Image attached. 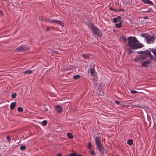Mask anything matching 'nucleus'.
<instances>
[{
  "label": "nucleus",
  "mask_w": 156,
  "mask_h": 156,
  "mask_svg": "<svg viewBox=\"0 0 156 156\" xmlns=\"http://www.w3.org/2000/svg\"><path fill=\"white\" fill-rule=\"evenodd\" d=\"M127 46L130 49H136L141 48L143 46L141 44H138L139 41L135 37H129L127 38Z\"/></svg>",
  "instance_id": "1"
},
{
  "label": "nucleus",
  "mask_w": 156,
  "mask_h": 156,
  "mask_svg": "<svg viewBox=\"0 0 156 156\" xmlns=\"http://www.w3.org/2000/svg\"><path fill=\"white\" fill-rule=\"evenodd\" d=\"M141 36L144 38L148 44L153 43L155 41V37L153 35L151 36L147 33H144L141 34Z\"/></svg>",
  "instance_id": "2"
},
{
  "label": "nucleus",
  "mask_w": 156,
  "mask_h": 156,
  "mask_svg": "<svg viewBox=\"0 0 156 156\" xmlns=\"http://www.w3.org/2000/svg\"><path fill=\"white\" fill-rule=\"evenodd\" d=\"M95 140L96 145L98 150L101 153H103L104 148L102 147V144H101V137L99 136H96L95 138Z\"/></svg>",
  "instance_id": "3"
},
{
  "label": "nucleus",
  "mask_w": 156,
  "mask_h": 156,
  "mask_svg": "<svg viewBox=\"0 0 156 156\" xmlns=\"http://www.w3.org/2000/svg\"><path fill=\"white\" fill-rule=\"evenodd\" d=\"M91 26L92 27V30L95 35L99 37L102 36L103 34L98 28L96 27L93 24H91Z\"/></svg>",
  "instance_id": "4"
},
{
  "label": "nucleus",
  "mask_w": 156,
  "mask_h": 156,
  "mask_svg": "<svg viewBox=\"0 0 156 156\" xmlns=\"http://www.w3.org/2000/svg\"><path fill=\"white\" fill-rule=\"evenodd\" d=\"M29 49V48L28 46L26 45H24L23 46H20L16 48V51L20 52L28 50Z\"/></svg>",
  "instance_id": "5"
},
{
  "label": "nucleus",
  "mask_w": 156,
  "mask_h": 156,
  "mask_svg": "<svg viewBox=\"0 0 156 156\" xmlns=\"http://www.w3.org/2000/svg\"><path fill=\"white\" fill-rule=\"evenodd\" d=\"M139 53L144 54L147 55V56L150 57L151 60L154 59L153 58V56L151 55L150 52L148 50H146L144 51H140Z\"/></svg>",
  "instance_id": "6"
},
{
  "label": "nucleus",
  "mask_w": 156,
  "mask_h": 156,
  "mask_svg": "<svg viewBox=\"0 0 156 156\" xmlns=\"http://www.w3.org/2000/svg\"><path fill=\"white\" fill-rule=\"evenodd\" d=\"M150 60H148L141 62V64L142 67H147L148 66V65L150 64Z\"/></svg>",
  "instance_id": "7"
},
{
  "label": "nucleus",
  "mask_w": 156,
  "mask_h": 156,
  "mask_svg": "<svg viewBox=\"0 0 156 156\" xmlns=\"http://www.w3.org/2000/svg\"><path fill=\"white\" fill-rule=\"evenodd\" d=\"M94 68L95 65H93L92 67L90 69L91 75L92 76H96V73L95 72Z\"/></svg>",
  "instance_id": "8"
},
{
  "label": "nucleus",
  "mask_w": 156,
  "mask_h": 156,
  "mask_svg": "<svg viewBox=\"0 0 156 156\" xmlns=\"http://www.w3.org/2000/svg\"><path fill=\"white\" fill-rule=\"evenodd\" d=\"M121 17L119 16H117V17L116 18H114L113 19V21L112 22L114 23H116L118 21L119 22L120 21L122 20H121Z\"/></svg>",
  "instance_id": "9"
},
{
  "label": "nucleus",
  "mask_w": 156,
  "mask_h": 156,
  "mask_svg": "<svg viewBox=\"0 0 156 156\" xmlns=\"http://www.w3.org/2000/svg\"><path fill=\"white\" fill-rule=\"evenodd\" d=\"M55 108L57 112L58 113H60L62 111V107L59 105H57L56 106Z\"/></svg>",
  "instance_id": "10"
},
{
  "label": "nucleus",
  "mask_w": 156,
  "mask_h": 156,
  "mask_svg": "<svg viewBox=\"0 0 156 156\" xmlns=\"http://www.w3.org/2000/svg\"><path fill=\"white\" fill-rule=\"evenodd\" d=\"M16 104V102H13L11 103L10 105V108L11 110H13L14 109Z\"/></svg>",
  "instance_id": "11"
},
{
  "label": "nucleus",
  "mask_w": 156,
  "mask_h": 156,
  "mask_svg": "<svg viewBox=\"0 0 156 156\" xmlns=\"http://www.w3.org/2000/svg\"><path fill=\"white\" fill-rule=\"evenodd\" d=\"M142 1L145 4L152 5V2L149 0H142Z\"/></svg>",
  "instance_id": "12"
},
{
  "label": "nucleus",
  "mask_w": 156,
  "mask_h": 156,
  "mask_svg": "<svg viewBox=\"0 0 156 156\" xmlns=\"http://www.w3.org/2000/svg\"><path fill=\"white\" fill-rule=\"evenodd\" d=\"M142 58L143 59H144V58ZM141 59H142V58L141 57H137V58H135L134 59V60L135 62H140Z\"/></svg>",
  "instance_id": "13"
},
{
  "label": "nucleus",
  "mask_w": 156,
  "mask_h": 156,
  "mask_svg": "<svg viewBox=\"0 0 156 156\" xmlns=\"http://www.w3.org/2000/svg\"><path fill=\"white\" fill-rule=\"evenodd\" d=\"M123 21L122 20L120 21L119 22V23H117L116 24V27L117 28H120L122 26V22Z\"/></svg>",
  "instance_id": "14"
},
{
  "label": "nucleus",
  "mask_w": 156,
  "mask_h": 156,
  "mask_svg": "<svg viewBox=\"0 0 156 156\" xmlns=\"http://www.w3.org/2000/svg\"><path fill=\"white\" fill-rule=\"evenodd\" d=\"M33 72V71L32 70H31L30 69H28V70H26L23 72V73L26 74H31Z\"/></svg>",
  "instance_id": "15"
},
{
  "label": "nucleus",
  "mask_w": 156,
  "mask_h": 156,
  "mask_svg": "<svg viewBox=\"0 0 156 156\" xmlns=\"http://www.w3.org/2000/svg\"><path fill=\"white\" fill-rule=\"evenodd\" d=\"M67 137L70 139H72L73 137V135L70 133H67Z\"/></svg>",
  "instance_id": "16"
},
{
  "label": "nucleus",
  "mask_w": 156,
  "mask_h": 156,
  "mask_svg": "<svg viewBox=\"0 0 156 156\" xmlns=\"http://www.w3.org/2000/svg\"><path fill=\"white\" fill-rule=\"evenodd\" d=\"M55 23L61 26H63V23H62L61 21L59 20H57Z\"/></svg>",
  "instance_id": "17"
},
{
  "label": "nucleus",
  "mask_w": 156,
  "mask_h": 156,
  "mask_svg": "<svg viewBox=\"0 0 156 156\" xmlns=\"http://www.w3.org/2000/svg\"><path fill=\"white\" fill-rule=\"evenodd\" d=\"M82 56L84 58H88L90 56V55L88 54H84L82 55Z\"/></svg>",
  "instance_id": "18"
},
{
  "label": "nucleus",
  "mask_w": 156,
  "mask_h": 156,
  "mask_svg": "<svg viewBox=\"0 0 156 156\" xmlns=\"http://www.w3.org/2000/svg\"><path fill=\"white\" fill-rule=\"evenodd\" d=\"M127 144L129 145H131L133 144V140L130 139L127 141Z\"/></svg>",
  "instance_id": "19"
},
{
  "label": "nucleus",
  "mask_w": 156,
  "mask_h": 156,
  "mask_svg": "<svg viewBox=\"0 0 156 156\" xmlns=\"http://www.w3.org/2000/svg\"><path fill=\"white\" fill-rule=\"evenodd\" d=\"M151 12H152V9L151 8H149L147 10L144 11V12L147 13H149Z\"/></svg>",
  "instance_id": "20"
},
{
  "label": "nucleus",
  "mask_w": 156,
  "mask_h": 156,
  "mask_svg": "<svg viewBox=\"0 0 156 156\" xmlns=\"http://www.w3.org/2000/svg\"><path fill=\"white\" fill-rule=\"evenodd\" d=\"M80 77V75H75L73 77V78L75 80L79 79Z\"/></svg>",
  "instance_id": "21"
},
{
  "label": "nucleus",
  "mask_w": 156,
  "mask_h": 156,
  "mask_svg": "<svg viewBox=\"0 0 156 156\" xmlns=\"http://www.w3.org/2000/svg\"><path fill=\"white\" fill-rule=\"evenodd\" d=\"M17 110L19 112H22L23 111V109L21 107H19L17 108Z\"/></svg>",
  "instance_id": "22"
},
{
  "label": "nucleus",
  "mask_w": 156,
  "mask_h": 156,
  "mask_svg": "<svg viewBox=\"0 0 156 156\" xmlns=\"http://www.w3.org/2000/svg\"><path fill=\"white\" fill-rule=\"evenodd\" d=\"M92 147V146L91 143H89L88 144L87 148L89 150H90Z\"/></svg>",
  "instance_id": "23"
},
{
  "label": "nucleus",
  "mask_w": 156,
  "mask_h": 156,
  "mask_svg": "<svg viewBox=\"0 0 156 156\" xmlns=\"http://www.w3.org/2000/svg\"><path fill=\"white\" fill-rule=\"evenodd\" d=\"M47 123V121L46 120H44L42 122V124L43 126H46Z\"/></svg>",
  "instance_id": "24"
},
{
  "label": "nucleus",
  "mask_w": 156,
  "mask_h": 156,
  "mask_svg": "<svg viewBox=\"0 0 156 156\" xmlns=\"http://www.w3.org/2000/svg\"><path fill=\"white\" fill-rule=\"evenodd\" d=\"M16 95L17 94L16 93H13L11 95V97L12 98H14L16 97Z\"/></svg>",
  "instance_id": "25"
},
{
  "label": "nucleus",
  "mask_w": 156,
  "mask_h": 156,
  "mask_svg": "<svg viewBox=\"0 0 156 156\" xmlns=\"http://www.w3.org/2000/svg\"><path fill=\"white\" fill-rule=\"evenodd\" d=\"M20 149L22 150H24L26 149V147L25 146H22L20 147Z\"/></svg>",
  "instance_id": "26"
},
{
  "label": "nucleus",
  "mask_w": 156,
  "mask_h": 156,
  "mask_svg": "<svg viewBox=\"0 0 156 156\" xmlns=\"http://www.w3.org/2000/svg\"><path fill=\"white\" fill-rule=\"evenodd\" d=\"M6 139L8 142H9L11 140V138L9 136H8L6 137Z\"/></svg>",
  "instance_id": "27"
},
{
  "label": "nucleus",
  "mask_w": 156,
  "mask_h": 156,
  "mask_svg": "<svg viewBox=\"0 0 156 156\" xmlns=\"http://www.w3.org/2000/svg\"><path fill=\"white\" fill-rule=\"evenodd\" d=\"M109 9L110 10H111V11H117V10H116V9H114L112 7H110L109 8Z\"/></svg>",
  "instance_id": "28"
},
{
  "label": "nucleus",
  "mask_w": 156,
  "mask_h": 156,
  "mask_svg": "<svg viewBox=\"0 0 156 156\" xmlns=\"http://www.w3.org/2000/svg\"><path fill=\"white\" fill-rule=\"evenodd\" d=\"M130 92L132 93V94H135L136 93H137L138 92L137 91H135V90H131L130 91Z\"/></svg>",
  "instance_id": "29"
},
{
  "label": "nucleus",
  "mask_w": 156,
  "mask_h": 156,
  "mask_svg": "<svg viewBox=\"0 0 156 156\" xmlns=\"http://www.w3.org/2000/svg\"><path fill=\"white\" fill-rule=\"evenodd\" d=\"M43 110L44 112H46L48 111V109L46 107H44Z\"/></svg>",
  "instance_id": "30"
},
{
  "label": "nucleus",
  "mask_w": 156,
  "mask_h": 156,
  "mask_svg": "<svg viewBox=\"0 0 156 156\" xmlns=\"http://www.w3.org/2000/svg\"><path fill=\"white\" fill-rule=\"evenodd\" d=\"M70 156H76V155L74 153H71L70 154Z\"/></svg>",
  "instance_id": "31"
},
{
  "label": "nucleus",
  "mask_w": 156,
  "mask_h": 156,
  "mask_svg": "<svg viewBox=\"0 0 156 156\" xmlns=\"http://www.w3.org/2000/svg\"><path fill=\"white\" fill-rule=\"evenodd\" d=\"M90 153L91 154H93V155L95 154V152L94 151H90Z\"/></svg>",
  "instance_id": "32"
},
{
  "label": "nucleus",
  "mask_w": 156,
  "mask_h": 156,
  "mask_svg": "<svg viewBox=\"0 0 156 156\" xmlns=\"http://www.w3.org/2000/svg\"><path fill=\"white\" fill-rule=\"evenodd\" d=\"M53 53L56 54H58V52L57 51H53Z\"/></svg>",
  "instance_id": "33"
},
{
  "label": "nucleus",
  "mask_w": 156,
  "mask_h": 156,
  "mask_svg": "<svg viewBox=\"0 0 156 156\" xmlns=\"http://www.w3.org/2000/svg\"><path fill=\"white\" fill-rule=\"evenodd\" d=\"M122 39L123 40H124V41H126V37H122Z\"/></svg>",
  "instance_id": "34"
},
{
  "label": "nucleus",
  "mask_w": 156,
  "mask_h": 156,
  "mask_svg": "<svg viewBox=\"0 0 156 156\" xmlns=\"http://www.w3.org/2000/svg\"><path fill=\"white\" fill-rule=\"evenodd\" d=\"M124 11V9H118L117 10V11Z\"/></svg>",
  "instance_id": "35"
},
{
  "label": "nucleus",
  "mask_w": 156,
  "mask_h": 156,
  "mask_svg": "<svg viewBox=\"0 0 156 156\" xmlns=\"http://www.w3.org/2000/svg\"><path fill=\"white\" fill-rule=\"evenodd\" d=\"M115 102L117 104H119L120 103V102H119V101H115Z\"/></svg>",
  "instance_id": "36"
},
{
  "label": "nucleus",
  "mask_w": 156,
  "mask_h": 156,
  "mask_svg": "<svg viewBox=\"0 0 156 156\" xmlns=\"http://www.w3.org/2000/svg\"><path fill=\"white\" fill-rule=\"evenodd\" d=\"M53 20H49V23H53Z\"/></svg>",
  "instance_id": "37"
},
{
  "label": "nucleus",
  "mask_w": 156,
  "mask_h": 156,
  "mask_svg": "<svg viewBox=\"0 0 156 156\" xmlns=\"http://www.w3.org/2000/svg\"><path fill=\"white\" fill-rule=\"evenodd\" d=\"M50 30V28L49 27H48L46 29V30L47 31H49Z\"/></svg>",
  "instance_id": "38"
},
{
  "label": "nucleus",
  "mask_w": 156,
  "mask_h": 156,
  "mask_svg": "<svg viewBox=\"0 0 156 156\" xmlns=\"http://www.w3.org/2000/svg\"><path fill=\"white\" fill-rule=\"evenodd\" d=\"M131 52H132V51H131V50H130V51H128V54L129 55H130V54H131Z\"/></svg>",
  "instance_id": "39"
},
{
  "label": "nucleus",
  "mask_w": 156,
  "mask_h": 156,
  "mask_svg": "<svg viewBox=\"0 0 156 156\" xmlns=\"http://www.w3.org/2000/svg\"><path fill=\"white\" fill-rule=\"evenodd\" d=\"M143 18L144 19H148V17H147V16H144V17H143Z\"/></svg>",
  "instance_id": "40"
},
{
  "label": "nucleus",
  "mask_w": 156,
  "mask_h": 156,
  "mask_svg": "<svg viewBox=\"0 0 156 156\" xmlns=\"http://www.w3.org/2000/svg\"><path fill=\"white\" fill-rule=\"evenodd\" d=\"M53 20V23H55L56 22V21H57V20Z\"/></svg>",
  "instance_id": "41"
},
{
  "label": "nucleus",
  "mask_w": 156,
  "mask_h": 156,
  "mask_svg": "<svg viewBox=\"0 0 156 156\" xmlns=\"http://www.w3.org/2000/svg\"><path fill=\"white\" fill-rule=\"evenodd\" d=\"M57 156H62V154H58Z\"/></svg>",
  "instance_id": "42"
},
{
  "label": "nucleus",
  "mask_w": 156,
  "mask_h": 156,
  "mask_svg": "<svg viewBox=\"0 0 156 156\" xmlns=\"http://www.w3.org/2000/svg\"><path fill=\"white\" fill-rule=\"evenodd\" d=\"M138 107L140 108H142V106L141 105H139V106H138Z\"/></svg>",
  "instance_id": "43"
},
{
  "label": "nucleus",
  "mask_w": 156,
  "mask_h": 156,
  "mask_svg": "<svg viewBox=\"0 0 156 156\" xmlns=\"http://www.w3.org/2000/svg\"><path fill=\"white\" fill-rule=\"evenodd\" d=\"M66 70H70V69L69 68H67Z\"/></svg>",
  "instance_id": "44"
},
{
  "label": "nucleus",
  "mask_w": 156,
  "mask_h": 156,
  "mask_svg": "<svg viewBox=\"0 0 156 156\" xmlns=\"http://www.w3.org/2000/svg\"><path fill=\"white\" fill-rule=\"evenodd\" d=\"M49 20H46V22H49Z\"/></svg>",
  "instance_id": "45"
},
{
  "label": "nucleus",
  "mask_w": 156,
  "mask_h": 156,
  "mask_svg": "<svg viewBox=\"0 0 156 156\" xmlns=\"http://www.w3.org/2000/svg\"><path fill=\"white\" fill-rule=\"evenodd\" d=\"M77 156H82L81 155H77Z\"/></svg>",
  "instance_id": "46"
},
{
  "label": "nucleus",
  "mask_w": 156,
  "mask_h": 156,
  "mask_svg": "<svg viewBox=\"0 0 156 156\" xmlns=\"http://www.w3.org/2000/svg\"><path fill=\"white\" fill-rule=\"evenodd\" d=\"M153 128H154L156 130V127H154Z\"/></svg>",
  "instance_id": "47"
},
{
  "label": "nucleus",
  "mask_w": 156,
  "mask_h": 156,
  "mask_svg": "<svg viewBox=\"0 0 156 156\" xmlns=\"http://www.w3.org/2000/svg\"><path fill=\"white\" fill-rule=\"evenodd\" d=\"M65 156H70V155L69 156H68V155H65Z\"/></svg>",
  "instance_id": "48"
}]
</instances>
